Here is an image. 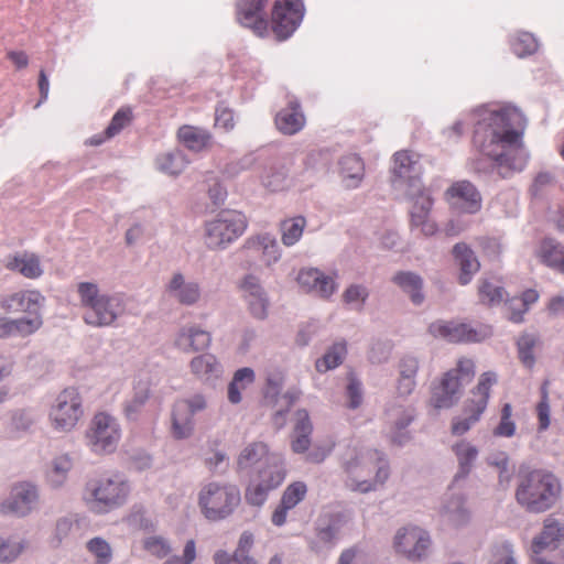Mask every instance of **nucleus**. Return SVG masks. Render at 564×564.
<instances>
[{
	"label": "nucleus",
	"mask_w": 564,
	"mask_h": 564,
	"mask_svg": "<svg viewBox=\"0 0 564 564\" xmlns=\"http://www.w3.org/2000/svg\"><path fill=\"white\" fill-rule=\"evenodd\" d=\"M474 142L479 153L489 160L475 162V170L482 173L496 172L509 178L522 172L529 161L522 134L525 118L521 110L511 105L484 107L477 110Z\"/></svg>",
	"instance_id": "f257e3e1"
},
{
	"label": "nucleus",
	"mask_w": 564,
	"mask_h": 564,
	"mask_svg": "<svg viewBox=\"0 0 564 564\" xmlns=\"http://www.w3.org/2000/svg\"><path fill=\"white\" fill-rule=\"evenodd\" d=\"M340 468L345 487L362 495L382 489L391 474L386 455L364 445L348 446L340 456Z\"/></svg>",
	"instance_id": "f03ea898"
},
{
	"label": "nucleus",
	"mask_w": 564,
	"mask_h": 564,
	"mask_svg": "<svg viewBox=\"0 0 564 564\" xmlns=\"http://www.w3.org/2000/svg\"><path fill=\"white\" fill-rule=\"evenodd\" d=\"M561 494V482L545 469H521L518 475L516 500L524 510L541 513L551 509Z\"/></svg>",
	"instance_id": "7ed1b4c3"
},
{
	"label": "nucleus",
	"mask_w": 564,
	"mask_h": 564,
	"mask_svg": "<svg viewBox=\"0 0 564 564\" xmlns=\"http://www.w3.org/2000/svg\"><path fill=\"white\" fill-rule=\"evenodd\" d=\"M76 291L85 310L83 319L89 326H111L126 313L127 299L121 293L102 292L95 282H79Z\"/></svg>",
	"instance_id": "20e7f679"
},
{
	"label": "nucleus",
	"mask_w": 564,
	"mask_h": 564,
	"mask_svg": "<svg viewBox=\"0 0 564 564\" xmlns=\"http://www.w3.org/2000/svg\"><path fill=\"white\" fill-rule=\"evenodd\" d=\"M131 484L122 473L104 474L86 481L82 500L95 514H106L126 505Z\"/></svg>",
	"instance_id": "39448f33"
},
{
	"label": "nucleus",
	"mask_w": 564,
	"mask_h": 564,
	"mask_svg": "<svg viewBox=\"0 0 564 564\" xmlns=\"http://www.w3.org/2000/svg\"><path fill=\"white\" fill-rule=\"evenodd\" d=\"M240 502V489L229 481L208 480L197 491V506L208 521L217 522L229 518Z\"/></svg>",
	"instance_id": "423d86ee"
},
{
	"label": "nucleus",
	"mask_w": 564,
	"mask_h": 564,
	"mask_svg": "<svg viewBox=\"0 0 564 564\" xmlns=\"http://www.w3.org/2000/svg\"><path fill=\"white\" fill-rule=\"evenodd\" d=\"M475 375L471 359L462 357L456 367L446 371L440 382L432 388L430 403L437 410L451 409L460 399L463 387L470 382Z\"/></svg>",
	"instance_id": "0eeeda50"
},
{
	"label": "nucleus",
	"mask_w": 564,
	"mask_h": 564,
	"mask_svg": "<svg viewBox=\"0 0 564 564\" xmlns=\"http://www.w3.org/2000/svg\"><path fill=\"white\" fill-rule=\"evenodd\" d=\"M248 221L242 213L221 210L205 223V245L210 250H224L246 231Z\"/></svg>",
	"instance_id": "6e6552de"
},
{
	"label": "nucleus",
	"mask_w": 564,
	"mask_h": 564,
	"mask_svg": "<svg viewBox=\"0 0 564 564\" xmlns=\"http://www.w3.org/2000/svg\"><path fill=\"white\" fill-rule=\"evenodd\" d=\"M83 397L76 388L61 391L48 410V424L56 433L68 434L76 430L84 417Z\"/></svg>",
	"instance_id": "1a4fd4ad"
},
{
	"label": "nucleus",
	"mask_w": 564,
	"mask_h": 564,
	"mask_svg": "<svg viewBox=\"0 0 564 564\" xmlns=\"http://www.w3.org/2000/svg\"><path fill=\"white\" fill-rule=\"evenodd\" d=\"M85 444L95 455H109L116 452L121 440V426L117 417L98 412L85 431Z\"/></svg>",
	"instance_id": "9d476101"
},
{
	"label": "nucleus",
	"mask_w": 564,
	"mask_h": 564,
	"mask_svg": "<svg viewBox=\"0 0 564 564\" xmlns=\"http://www.w3.org/2000/svg\"><path fill=\"white\" fill-rule=\"evenodd\" d=\"M207 399L202 393L176 401L171 413V434L175 440H187L194 434V416L207 409Z\"/></svg>",
	"instance_id": "9b49d317"
},
{
	"label": "nucleus",
	"mask_w": 564,
	"mask_h": 564,
	"mask_svg": "<svg viewBox=\"0 0 564 564\" xmlns=\"http://www.w3.org/2000/svg\"><path fill=\"white\" fill-rule=\"evenodd\" d=\"M416 417L413 405L391 403L384 412V435L395 446H404L411 442L413 435L409 426Z\"/></svg>",
	"instance_id": "f8f14e48"
},
{
	"label": "nucleus",
	"mask_w": 564,
	"mask_h": 564,
	"mask_svg": "<svg viewBox=\"0 0 564 564\" xmlns=\"http://www.w3.org/2000/svg\"><path fill=\"white\" fill-rule=\"evenodd\" d=\"M431 536L427 531L416 525L400 528L393 538V549L397 554L409 561H420L427 556Z\"/></svg>",
	"instance_id": "ddd939ff"
},
{
	"label": "nucleus",
	"mask_w": 564,
	"mask_h": 564,
	"mask_svg": "<svg viewBox=\"0 0 564 564\" xmlns=\"http://www.w3.org/2000/svg\"><path fill=\"white\" fill-rule=\"evenodd\" d=\"M39 501V486L33 481L22 480L11 486L8 497L0 505V509L6 514L24 518L33 512Z\"/></svg>",
	"instance_id": "4468645a"
},
{
	"label": "nucleus",
	"mask_w": 564,
	"mask_h": 564,
	"mask_svg": "<svg viewBox=\"0 0 564 564\" xmlns=\"http://www.w3.org/2000/svg\"><path fill=\"white\" fill-rule=\"evenodd\" d=\"M422 169L419 155L408 151H400L394 154L393 160V186L397 189L411 194L422 189L421 176Z\"/></svg>",
	"instance_id": "2eb2a0df"
},
{
	"label": "nucleus",
	"mask_w": 564,
	"mask_h": 564,
	"mask_svg": "<svg viewBox=\"0 0 564 564\" xmlns=\"http://www.w3.org/2000/svg\"><path fill=\"white\" fill-rule=\"evenodd\" d=\"M411 200L410 226L412 230H419L422 235L430 237L438 231L436 221L432 218L434 199L429 188L406 195Z\"/></svg>",
	"instance_id": "dca6fc26"
},
{
	"label": "nucleus",
	"mask_w": 564,
	"mask_h": 564,
	"mask_svg": "<svg viewBox=\"0 0 564 564\" xmlns=\"http://www.w3.org/2000/svg\"><path fill=\"white\" fill-rule=\"evenodd\" d=\"M273 469H261L260 476H256L246 489V501L254 507H261L268 499L271 490L278 488L284 480L286 471L279 465V458L273 457Z\"/></svg>",
	"instance_id": "f3484780"
},
{
	"label": "nucleus",
	"mask_w": 564,
	"mask_h": 564,
	"mask_svg": "<svg viewBox=\"0 0 564 564\" xmlns=\"http://www.w3.org/2000/svg\"><path fill=\"white\" fill-rule=\"evenodd\" d=\"M304 17L302 0H276L272 11V29L279 40H285L299 28Z\"/></svg>",
	"instance_id": "a211bd4d"
},
{
	"label": "nucleus",
	"mask_w": 564,
	"mask_h": 564,
	"mask_svg": "<svg viewBox=\"0 0 564 564\" xmlns=\"http://www.w3.org/2000/svg\"><path fill=\"white\" fill-rule=\"evenodd\" d=\"M444 199L451 209L460 214H476L482 206L479 191L466 180L454 182L445 191Z\"/></svg>",
	"instance_id": "6ab92c4d"
},
{
	"label": "nucleus",
	"mask_w": 564,
	"mask_h": 564,
	"mask_svg": "<svg viewBox=\"0 0 564 564\" xmlns=\"http://www.w3.org/2000/svg\"><path fill=\"white\" fill-rule=\"evenodd\" d=\"M239 290L249 314L259 321L267 319L271 303L260 279L253 274L245 275L239 282Z\"/></svg>",
	"instance_id": "aec40b11"
},
{
	"label": "nucleus",
	"mask_w": 564,
	"mask_h": 564,
	"mask_svg": "<svg viewBox=\"0 0 564 564\" xmlns=\"http://www.w3.org/2000/svg\"><path fill=\"white\" fill-rule=\"evenodd\" d=\"M279 458V465L284 466V460L281 454L270 452L268 445L262 442H253L248 444L240 452L237 458V468L239 471L250 470L256 471V476H260L261 469L272 470L273 462L272 458Z\"/></svg>",
	"instance_id": "412c9836"
},
{
	"label": "nucleus",
	"mask_w": 564,
	"mask_h": 564,
	"mask_svg": "<svg viewBox=\"0 0 564 564\" xmlns=\"http://www.w3.org/2000/svg\"><path fill=\"white\" fill-rule=\"evenodd\" d=\"M285 371L279 367H270L264 372V384L262 387V395L268 405L276 406L280 400L285 402L284 408L276 411V414H284L289 411L293 402L297 399L294 391H285Z\"/></svg>",
	"instance_id": "4be33fe9"
},
{
	"label": "nucleus",
	"mask_w": 564,
	"mask_h": 564,
	"mask_svg": "<svg viewBox=\"0 0 564 564\" xmlns=\"http://www.w3.org/2000/svg\"><path fill=\"white\" fill-rule=\"evenodd\" d=\"M142 547L150 555L162 560L166 558L164 564H192L196 558V544L194 540H188L182 555H172V545L163 535H149L142 540Z\"/></svg>",
	"instance_id": "5701e85b"
},
{
	"label": "nucleus",
	"mask_w": 564,
	"mask_h": 564,
	"mask_svg": "<svg viewBox=\"0 0 564 564\" xmlns=\"http://www.w3.org/2000/svg\"><path fill=\"white\" fill-rule=\"evenodd\" d=\"M164 290L169 299L184 306H194L202 299L200 283L182 272H174Z\"/></svg>",
	"instance_id": "b1692460"
},
{
	"label": "nucleus",
	"mask_w": 564,
	"mask_h": 564,
	"mask_svg": "<svg viewBox=\"0 0 564 564\" xmlns=\"http://www.w3.org/2000/svg\"><path fill=\"white\" fill-rule=\"evenodd\" d=\"M438 514L443 523L453 529L465 528L471 521V511L466 497L462 494L445 495L440 505Z\"/></svg>",
	"instance_id": "393cba45"
},
{
	"label": "nucleus",
	"mask_w": 564,
	"mask_h": 564,
	"mask_svg": "<svg viewBox=\"0 0 564 564\" xmlns=\"http://www.w3.org/2000/svg\"><path fill=\"white\" fill-rule=\"evenodd\" d=\"M268 0H238L237 20L246 28H249L258 36L268 32V22L264 19L263 8Z\"/></svg>",
	"instance_id": "a878e982"
},
{
	"label": "nucleus",
	"mask_w": 564,
	"mask_h": 564,
	"mask_svg": "<svg viewBox=\"0 0 564 564\" xmlns=\"http://www.w3.org/2000/svg\"><path fill=\"white\" fill-rule=\"evenodd\" d=\"M43 326V316L0 317V339L26 338Z\"/></svg>",
	"instance_id": "bb28decb"
},
{
	"label": "nucleus",
	"mask_w": 564,
	"mask_h": 564,
	"mask_svg": "<svg viewBox=\"0 0 564 564\" xmlns=\"http://www.w3.org/2000/svg\"><path fill=\"white\" fill-rule=\"evenodd\" d=\"M299 285L306 292L328 299L336 291L334 279L316 268H303L297 274Z\"/></svg>",
	"instance_id": "cd10ccee"
},
{
	"label": "nucleus",
	"mask_w": 564,
	"mask_h": 564,
	"mask_svg": "<svg viewBox=\"0 0 564 564\" xmlns=\"http://www.w3.org/2000/svg\"><path fill=\"white\" fill-rule=\"evenodd\" d=\"M173 343L183 352H196L210 346L212 336L198 325H185L177 330Z\"/></svg>",
	"instance_id": "c85d7f7f"
},
{
	"label": "nucleus",
	"mask_w": 564,
	"mask_h": 564,
	"mask_svg": "<svg viewBox=\"0 0 564 564\" xmlns=\"http://www.w3.org/2000/svg\"><path fill=\"white\" fill-rule=\"evenodd\" d=\"M45 297L36 290L15 292L2 300L1 306L8 311L28 313V316L42 315Z\"/></svg>",
	"instance_id": "c756f323"
},
{
	"label": "nucleus",
	"mask_w": 564,
	"mask_h": 564,
	"mask_svg": "<svg viewBox=\"0 0 564 564\" xmlns=\"http://www.w3.org/2000/svg\"><path fill=\"white\" fill-rule=\"evenodd\" d=\"M533 253L541 264L564 273V245L560 241L544 238L535 246Z\"/></svg>",
	"instance_id": "7c9ffc66"
},
{
	"label": "nucleus",
	"mask_w": 564,
	"mask_h": 564,
	"mask_svg": "<svg viewBox=\"0 0 564 564\" xmlns=\"http://www.w3.org/2000/svg\"><path fill=\"white\" fill-rule=\"evenodd\" d=\"M243 249L252 253L260 254L265 265L270 267L281 259V249L276 239L269 235L262 234L250 237L246 240Z\"/></svg>",
	"instance_id": "2f4dec72"
},
{
	"label": "nucleus",
	"mask_w": 564,
	"mask_h": 564,
	"mask_svg": "<svg viewBox=\"0 0 564 564\" xmlns=\"http://www.w3.org/2000/svg\"><path fill=\"white\" fill-rule=\"evenodd\" d=\"M343 185L348 189L358 188L365 177V163L357 154L343 155L338 162Z\"/></svg>",
	"instance_id": "473e14b6"
},
{
	"label": "nucleus",
	"mask_w": 564,
	"mask_h": 564,
	"mask_svg": "<svg viewBox=\"0 0 564 564\" xmlns=\"http://www.w3.org/2000/svg\"><path fill=\"white\" fill-rule=\"evenodd\" d=\"M391 281L409 296L414 305H421L424 302V281L419 273L398 271L392 275Z\"/></svg>",
	"instance_id": "72a5a7b5"
},
{
	"label": "nucleus",
	"mask_w": 564,
	"mask_h": 564,
	"mask_svg": "<svg viewBox=\"0 0 564 564\" xmlns=\"http://www.w3.org/2000/svg\"><path fill=\"white\" fill-rule=\"evenodd\" d=\"M453 256L459 267L458 281L462 285H466L479 271V260L469 246L464 242H459L454 246Z\"/></svg>",
	"instance_id": "f704fd0d"
},
{
	"label": "nucleus",
	"mask_w": 564,
	"mask_h": 564,
	"mask_svg": "<svg viewBox=\"0 0 564 564\" xmlns=\"http://www.w3.org/2000/svg\"><path fill=\"white\" fill-rule=\"evenodd\" d=\"M564 541V524L555 519L544 521L542 532L532 541L531 551L533 555H540L547 547H556Z\"/></svg>",
	"instance_id": "c9c22d12"
},
{
	"label": "nucleus",
	"mask_w": 564,
	"mask_h": 564,
	"mask_svg": "<svg viewBox=\"0 0 564 564\" xmlns=\"http://www.w3.org/2000/svg\"><path fill=\"white\" fill-rule=\"evenodd\" d=\"M4 267L28 279H37L43 274L40 258L30 252H18L8 256L4 260Z\"/></svg>",
	"instance_id": "e433bc0d"
},
{
	"label": "nucleus",
	"mask_w": 564,
	"mask_h": 564,
	"mask_svg": "<svg viewBox=\"0 0 564 564\" xmlns=\"http://www.w3.org/2000/svg\"><path fill=\"white\" fill-rule=\"evenodd\" d=\"M191 372L200 381L212 383L224 372L223 366L213 354H200L189 362Z\"/></svg>",
	"instance_id": "4c0bfd02"
},
{
	"label": "nucleus",
	"mask_w": 564,
	"mask_h": 564,
	"mask_svg": "<svg viewBox=\"0 0 564 564\" xmlns=\"http://www.w3.org/2000/svg\"><path fill=\"white\" fill-rule=\"evenodd\" d=\"M275 124L283 134H295L305 126V116L296 101H291L275 116Z\"/></svg>",
	"instance_id": "58836bf2"
},
{
	"label": "nucleus",
	"mask_w": 564,
	"mask_h": 564,
	"mask_svg": "<svg viewBox=\"0 0 564 564\" xmlns=\"http://www.w3.org/2000/svg\"><path fill=\"white\" fill-rule=\"evenodd\" d=\"M30 547V541L19 534L0 533V564L17 562Z\"/></svg>",
	"instance_id": "ea45409f"
},
{
	"label": "nucleus",
	"mask_w": 564,
	"mask_h": 564,
	"mask_svg": "<svg viewBox=\"0 0 564 564\" xmlns=\"http://www.w3.org/2000/svg\"><path fill=\"white\" fill-rule=\"evenodd\" d=\"M466 324L458 321H436L430 325L429 330L435 338L454 344H465Z\"/></svg>",
	"instance_id": "a19ab883"
},
{
	"label": "nucleus",
	"mask_w": 564,
	"mask_h": 564,
	"mask_svg": "<svg viewBox=\"0 0 564 564\" xmlns=\"http://www.w3.org/2000/svg\"><path fill=\"white\" fill-rule=\"evenodd\" d=\"M150 394L151 389L148 380L140 379L134 383L132 395L123 406V413L129 421H137L140 417Z\"/></svg>",
	"instance_id": "79ce46f5"
},
{
	"label": "nucleus",
	"mask_w": 564,
	"mask_h": 564,
	"mask_svg": "<svg viewBox=\"0 0 564 564\" xmlns=\"http://www.w3.org/2000/svg\"><path fill=\"white\" fill-rule=\"evenodd\" d=\"M180 142L189 151L200 152L212 144L210 133L195 126H183L177 131Z\"/></svg>",
	"instance_id": "37998d69"
},
{
	"label": "nucleus",
	"mask_w": 564,
	"mask_h": 564,
	"mask_svg": "<svg viewBox=\"0 0 564 564\" xmlns=\"http://www.w3.org/2000/svg\"><path fill=\"white\" fill-rule=\"evenodd\" d=\"M72 468L73 459L68 454L55 456L45 473L47 485L53 489L62 488L66 484Z\"/></svg>",
	"instance_id": "c03bdc74"
},
{
	"label": "nucleus",
	"mask_w": 564,
	"mask_h": 564,
	"mask_svg": "<svg viewBox=\"0 0 564 564\" xmlns=\"http://www.w3.org/2000/svg\"><path fill=\"white\" fill-rule=\"evenodd\" d=\"M452 451L458 463L456 477L464 478L469 475L475 466L479 455L478 447L467 440H460L452 445Z\"/></svg>",
	"instance_id": "a18cd8bd"
},
{
	"label": "nucleus",
	"mask_w": 564,
	"mask_h": 564,
	"mask_svg": "<svg viewBox=\"0 0 564 564\" xmlns=\"http://www.w3.org/2000/svg\"><path fill=\"white\" fill-rule=\"evenodd\" d=\"M256 380L253 369L243 367L238 369L228 384L227 398L231 404H239L242 401V392Z\"/></svg>",
	"instance_id": "49530a36"
},
{
	"label": "nucleus",
	"mask_w": 564,
	"mask_h": 564,
	"mask_svg": "<svg viewBox=\"0 0 564 564\" xmlns=\"http://www.w3.org/2000/svg\"><path fill=\"white\" fill-rule=\"evenodd\" d=\"M155 164L160 172L176 176L185 170L188 161L181 151L176 150L160 154L155 160Z\"/></svg>",
	"instance_id": "de8ad7c7"
},
{
	"label": "nucleus",
	"mask_w": 564,
	"mask_h": 564,
	"mask_svg": "<svg viewBox=\"0 0 564 564\" xmlns=\"http://www.w3.org/2000/svg\"><path fill=\"white\" fill-rule=\"evenodd\" d=\"M347 355V346L345 341L334 343L323 355L316 360L315 367L318 372H326L337 368L343 364Z\"/></svg>",
	"instance_id": "09e8293b"
},
{
	"label": "nucleus",
	"mask_w": 564,
	"mask_h": 564,
	"mask_svg": "<svg viewBox=\"0 0 564 564\" xmlns=\"http://www.w3.org/2000/svg\"><path fill=\"white\" fill-rule=\"evenodd\" d=\"M306 227V219L296 216L281 223V240L286 247H292L300 241Z\"/></svg>",
	"instance_id": "8fccbe9b"
},
{
	"label": "nucleus",
	"mask_w": 564,
	"mask_h": 564,
	"mask_svg": "<svg viewBox=\"0 0 564 564\" xmlns=\"http://www.w3.org/2000/svg\"><path fill=\"white\" fill-rule=\"evenodd\" d=\"M85 547L94 557V564H110L113 560V550L110 543L102 536L89 539Z\"/></svg>",
	"instance_id": "3c124183"
},
{
	"label": "nucleus",
	"mask_w": 564,
	"mask_h": 564,
	"mask_svg": "<svg viewBox=\"0 0 564 564\" xmlns=\"http://www.w3.org/2000/svg\"><path fill=\"white\" fill-rule=\"evenodd\" d=\"M505 295L506 291L499 282L488 279H484L479 282L478 296L482 304L489 306L498 305L503 301Z\"/></svg>",
	"instance_id": "603ef678"
},
{
	"label": "nucleus",
	"mask_w": 564,
	"mask_h": 564,
	"mask_svg": "<svg viewBox=\"0 0 564 564\" xmlns=\"http://www.w3.org/2000/svg\"><path fill=\"white\" fill-rule=\"evenodd\" d=\"M369 297V290L364 284L354 283L348 285L343 292V302L349 306L350 310L361 312Z\"/></svg>",
	"instance_id": "864d4df0"
},
{
	"label": "nucleus",
	"mask_w": 564,
	"mask_h": 564,
	"mask_svg": "<svg viewBox=\"0 0 564 564\" xmlns=\"http://www.w3.org/2000/svg\"><path fill=\"white\" fill-rule=\"evenodd\" d=\"M513 409L510 403H505L501 408L500 420L492 430L496 437L511 438L517 433V423L513 420Z\"/></svg>",
	"instance_id": "5fc2aeb1"
},
{
	"label": "nucleus",
	"mask_w": 564,
	"mask_h": 564,
	"mask_svg": "<svg viewBox=\"0 0 564 564\" xmlns=\"http://www.w3.org/2000/svg\"><path fill=\"white\" fill-rule=\"evenodd\" d=\"M539 300L538 291L530 289L522 293L521 297L512 299L510 302V310L512 311L509 318L514 323H520L523 319V314L529 307Z\"/></svg>",
	"instance_id": "6e6d98bb"
},
{
	"label": "nucleus",
	"mask_w": 564,
	"mask_h": 564,
	"mask_svg": "<svg viewBox=\"0 0 564 564\" xmlns=\"http://www.w3.org/2000/svg\"><path fill=\"white\" fill-rule=\"evenodd\" d=\"M124 521L129 525L143 531H154L156 528L155 522L142 505H134L126 516Z\"/></svg>",
	"instance_id": "4d7b16f0"
},
{
	"label": "nucleus",
	"mask_w": 564,
	"mask_h": 564,
	"mask_svg": "<svg viewBox=\"0 0 564 564\" xmlns=\"http://www.w3.org/2000/svg\"><path fill=\"white\" fill-rule=\"evenodd\" d=\"M486 463L498 470L499 482L509 484L511 471L509 470V455L503 451H495L486 456Z\"/></svg>",
	"instance_id": "13d9d810"
},
{
	"label": "nucleus",
	"mask_w": 564,
	"mask_h": 564,
	"mask_svg": "<svg viewBox=\"0 0 564 564\" xmlns=\"http://www.w3.org/2000/svg\"><path fill=\"white\" fill-rule=\"evenodd\" d=\"M538 343V337L533 334H524L517 341L518 355L521 362L529 369L535 364L533 349Z\"/></svg>",
	"instance_id": "bf43d9fd"
},
{
	"label": "nucleus",
	"mask_w": 564,
	"mask_h": 564,
	"mask_svg": "<svg viewBox=\"0 0 564 564\" xmlns=\"http://www.w3.org/2000/svg\"><path fill=\"white\" fill-rule=\"evenodd\" d=\"M514 54L519 57L531 55L538 50V41L528 32L518 33L511 42Z\"/></svg>",
	"instance_id": "052dcab7"
},
{
	"label": "nucleus",
	"mask_w": 564,
	"mask_h": 564,
	"mask_svg": "<svg viewBox=\"0 0 564 564\" xmlns=\"http://www.w3.org/2000/svg\"><path fill=\"white\" fill-rule=\"evenodd\" d=\"M306 491L307 488L304 482L295 481L285 488L280 502L286 508L293 509L305 498Z\"/></svg>",
	"instance_id": "680f3d73"
},
{
	"label": "nucleus",
	"mask_w": 564,
	"mask_h": 564,
	"mask_svg": "<svg viewBox=\"0 0 564 564\" xmlns=\"http://www.w3.org/2000/svg\"><path fill=\"white\" fill-rule=\"evenodd\" d=\"M37 420L36 412L33 409H17L11 414V425L14 430L29 431Z\"/></svg>",
	"instance_id": "e2e57ef3"
},
{
	"label": "nucleus",
	"mask_w": 564,
	"mask_h": 564,
	"mask_svg": "<svg viewBox=\"0 0 564 564\" xmlns=\"http://www.w3.org/2000/svg\"><path fill=\"white\" fill-rule=\"evenodd\" d=\"M362 401V384L355 376L350 375L346 386V405L347 408L355 410L361 405Z\"/></svg>",
	"instance_id": "0e129e2a"
},
{
	"label": "nucleus",
	"mask_w": 564,
	"mask_h": 564,
	"mask_svg": "<svg viewBox=\"0 0 564 564\" xmlns=\"http://www.w3.org/2000/svg\"><path fill=\"white\" fill-rule=\"evenodd\" d=\"M75 521L70 517H62L56 523L51 538V544L55 547L59 546L63 542H65L74 528Z\"/></svg>",
	"instance_id": "69168bd1"
},
{
	"label": "nucleus",
	"mask_w": 564,
	"mask_h": 564,
	"mask_svg": "<svg viewBox=\"0 0 564 564\" xmlns=\"http://www.w3.org/2000/svg\"><path fill=\"white\" fill-rule=\"evenodd\" d=\"M262 184L272 192L282 191L288 186V175L284 169H270L262 176Z\"/></svg>",
	"instance_id": "338daca9"
},
{
	"label": "nucleus",
	"mask_w": 564,
	"mask_h": 564,
	"mask_svg": "<svg viewBox=\"0 0 564 564\" xmlns=\"http://www.w3.org/2000/svg\"><path fill=\"white\" fill-rule=\"evenodd\" d=\"M492 564H517L513 556V546L509 541H501L492 547Z\"/></svg>",
	"instance_id": "774afa93"
}]
</instances>
